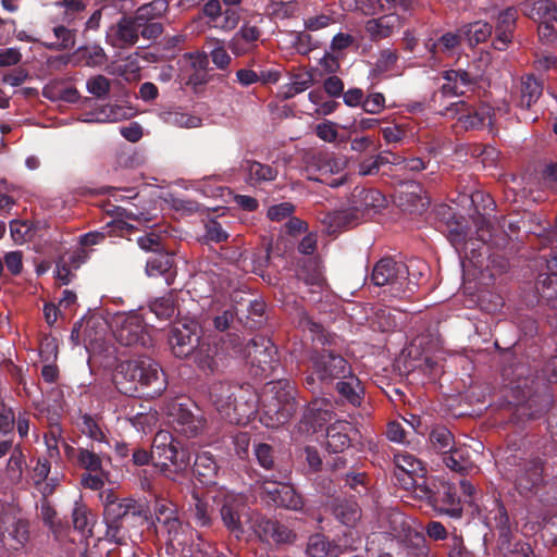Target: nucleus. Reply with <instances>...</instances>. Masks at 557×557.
<instances>
[{"label": "nucleus", "instance_id": "f257e3e1", "mask_svg": "<svg viewBox=\"0 0 557 557\" xmlns=\"http://www.w3.org/2000/svg\"><path fill=\"white\" fill-rule=\"evenodd\" d=\"M509 374L512 375L509 385L513 401H509L507 409L508 422L519 425L544 416L554 403L547 383L557 382V356H552L541 371L519 361L505 369L504 375Z\"/></svg>", "mask_w": 557, "mask_h": 557}, {"label": "nucleus", "instance_id": "f03ea898", "mask_svg": "<svg viewBox=\"0 0 557 557\" xmlns=\"http://www.w3.org/2000/svg\"><path fill=\"white\" fill-rule=\"evenodd\" d=\"M297 325L308 332L312 346L308 352L310 369L322 384H333L334 381L350 374L351 366L341 352V338L315 322L306 310H297Z\"/></svg>", "mask_w": 557, "mask_h": 557}, {"label": "nucleus", "instance_id": "7ed1b4c3", "mask_svg": "<svg viewBox=\"0 0 557 557\" xmlns=\"http://www.w3.org/2000/svg\"><path fill=\"white\" fill-rule=\"evenodd\" d=\"M498 465L508 479L513 481L516 491L525 498L537 497L543 503V487L546 486L543 459L530 453L525 441H508L502 450Z\"/></svg>", "mask_w": 557, "mask_h": 557}, {"label": "nucleus", "instance_id": "20e7f679", "mask_svg": "<svg viewBox=\"0 0 557 557\" xmlns=\"http://www.w3.org/2000/svg\"><path fill=\"white\" fill-rule=\"evenodd\" d=\"M113 382L117 391L126 396H135L141 388L149 397H157L168 385L158 362L147 356L121 362L113 375Z\"/></svg>", "mask_w": 557, "mask_h": 557}, {"label": "nucleus", "instance_id": "39448f33", "mask_svg": "<svg viewBox=\"0 0 557 557\" xmlns=\"http://www.w3.org/2000/svg\"><path fill=\"white\" fill-rule=\"evenodd\" d=\"M209 399L223 419L232 424H244L258 411V394L248 385L214 382L209 388Z\"/></svg>", "mask_w": 557, "mask_h": 557}, {"label": "nucleus", "instance_id": "423d86ee", "mask_svg": "<svg viewBox=\"0 0 557 557\" xmlns=\"http://www.w3.org/2000/svg\"><path fill=\"white\" fill-rule=\"evenodd\" d=\"M297 395L298 391L289 380L269 382L258 401L261 423L275 429L289 422L299 408Z\"/></svg>", "mask_w": 557, "mask_h": 557}, {"label": "nucleus", "instance_id": "0eeeda50", "mask_svg": "<svg viewBox=\"0 0 557 557\" xmlns=\"http://www.w3.org/2000/svg\"><path fill=\"white\" fill-rule=\"evenodd\" d=\"M63 454L65 460L76 470H82L81 485L91 491H100L108 481L110 472L107 463L110 456L100 445L89 443L86 446L74 447L63 441Z\"/></svg>", "mask_w": 557, "mask_h": 557}, {"label": "nucleus", "instance_id": "6e6552de", "mask_svg": "<svg viewBox=\"0 0 557 557\" xmlns=\"http://www.w3.org/2000/svg\"><path fill=\"white\" fill-rule=\"evenodd\" d=\"M154 467L165 478L175 481L190 469L191 454L188 448L168 431H159L153 437Z\"/></svg>", "mask_w": 557, "mask_h": 557}, {"label": "nucleus", "instance_id": "1a4fd4ad", "mask_svg": "<svg viewBox=\"0 0 557 557\" xmlns=\"http://www.w3.org/2000/svg\"><path fill=\"white\" fill-rule=\"evenodd\" d=\"M412 490L417 498L426 502L440 513L455 519L461 518L462 505L453 484L429 479L418 484L412 482Z\"/></svg>", "mask_w": 557, "mask_h": 557}, {"label": "nucleus", "instance_id": "9d476101", "mask_svg": "<svg viewBox=\"0 0 557 557\" xmlns=\"http://www.w3.org/2000/svg\"><path fill=\"white\" fill-rule=\"evenodd\" d=\"M287 479L286 470H277L276 473L260 476L258 480L260 494L269 504L276 507L295 511L301 510L305 506L304 497L293 485L284 482Z\"/></svg>", "mask_w": 557, "mask_h": 557}, {"label": "nucleus", "instance_id": "9b49d317", "mask_svg": "<svg viewBox=\"0 0 557 557\" xmlns=\"http://www.w3.org/2000/svg\"><path fill=\"white\" fill-rule=\"evenodd\" d=\"M491 110L487 104H474L466 100H458L448 104L440 101L438 107H435L436 114L447 120H456L458 126L465 131L479 129L491 124Z\"/></svg>", "mask_w": 557, "mask_h": 557}, {"label": "nucleus", "instance_id": "f8f14e48", "mask_svg": "<svg viewBox=\"0 0 557 557\" xmlns=\"http://www.w3.org/2000/svg\"><path fill=\"white\" fill-rule=\"evenodd\" d=\"M128 518L147 519L146 506L132 497H124L116 505H111L103 510V521L107 527L108 541L122 545L125 543L124 520Z\"/></svg>", "mask_w": 557, "mask_h": 557}, {"label": "nucleus", "instance_id": "ddd939ff", "mask_svg": "<svg viewBox=\"0 0 557 557\" xmlns=\"http://www.w3.org/2000/svg\"><path fill=\"white\" fill-rule=\"evenodd\" d=\"M421 263L419 260H410L408 264L396 261L392 257H384L380 259L373 267L371 272V283L375 286L389 285L397 292L401 290L405 281L408 283L417 284L419 277L422 275L421 270L416 274L411 269Z\"/></svg>", "mask_w": 557, "mask_h": 557}, {"label": "nucleus", "instance_id": "4468645a", "mask_svg": "<svg viewBox=\"0 0 557 557\" xmlns=\"http://www.w3.org/2000/svg\"><path fill=\"white\" fill-rule=\"evenodd\" d=\"M246 363L255 377L271 376L278 366L277 349L273 342L262 335H256L245 345Z\"/></svg>", "mask_w": 557, "mask_h": 557}, {"label": "nucleus", "instance_id": "2eb2a0df", "mask_svg": "<svg viewBox=\"0 0 557 557\" xmlns=\"http://www.w3.org/2000/svg\"><path fill=\"white\" fill-rule=\"evenodd\" d=\"M113 335L123 346L146 348L152 345L148 325L137 312L117 314L113 319Z\"/></svg>", "mask_w": 557, "mask_h": 557}, {"label": "nucleus", "instance_id": "dca6fc26", "mask_svg": "<svg viewBox=\"0 0 557 557\" xmlns=\"http://www.w3.org/2000/svg\"><path fill=\"white\" fill-rule=\"evenodd\" d=\"M521 12L537 23V34L542 42L557 39V3L555 0H528L521 4Z\"/></svg>", "mask_w": 557, "mask_h": 557}, {"label": "nucleus", "instance_id": "f3484780", "mask_svg": "<svg viewBox=\"0 0 557 557\" xmlns=\"http://www.w3.org/2000/svg\"><path fill=\"white\" fill-rule=\"evenodd\" d=\"M200 339L201 327L196 321L175 323L169 334L171 350L181 359L190 357Z\"/></svg>", "mask_w": 557, "mask_h": 557}, {"label": "nucleus", "instance_id": "a211bd4d", "mask_svg": "<svg viewBox=\"0 0 557 557\" xmlns=\"http://www.w3.org/2000/svg\"><path fill=\"white\" fill-rule=\"evenodd\" d=\"M444 79L443 85L440 87L438 92H434L431 99L433 108L438 107V100L445 97H462L468 91H473L478 85V79L474 75L462 69L446 70L442 73Z\"/></svg>", "mask_w": 557, "mask_h": 557}, {"label": "nucleus", "instance_id": "6ab92c4d", "mask_svg": "<svg viewBox=\"0 0 557 557\" xmlns=\"http://www.w3.org/2000/svg\"><path fill=\"white\" fill-rule=\"evenodd\" d=\"M394 202L403 211L422 213L430 205L423 186L416 181L398 183L394 191Z\"/></svg>", "mask_w": 557, "mask_h": 557}, {"label": "nucleus", "instance_id": "aec40b11", "mask_svg": "<svg viewBox=\"0 0 557 557\" xmlns=\"http://www.w3.org/2000/svg\"><path fill=\"white\" fill-rule=\"evenodd\" d=\"M246 507V497L242 494L226 493L221 502L222 522L227 531L238 540L245 533L242 516Z\"/></svg>", "mask_w": 557, "mask_h": 557}, {"label": "nucleus", "instance_id": "412c9836", "mask_svg": "<svg viewBox=\"0 0 557 557\" xmlns=\"http://www.w3.org/2000/svg\"><path fill=\"white\" fill-rule=\"evenodd\" d=\"M168 416L173 429L186 437L197 436L203 428V420L193 413L188 403L172 401L168 406Z\"/></svg>", "mask_w": 557, "mask_h": 557}, {"label": "nucleus", "instance_id": "4be33fe9", "mask_svg": "<svg viewBox=\"0 0 557 557\" xmlns=\"http://www.w3.org/2000/svg\"><path fill=\"white\" fill-rule=\"evenodd\" d=\"M462 40V33L459 28L457 32L443 33L437 38H428L424 48L430 53V59L437 62L458 55Z\"/></svg>", "mask_w": 557, "mask_h": 557}, {"label": "nucleus", "instance_id": "5701e85b", "mask_svg": "<svg viewBox=\"0 0 557 557\" xmlns=\"http://www.w3.org/2000/svg\"><path fill=\"white\" fill-rule=\"evenodd\" d=\"M333 411L329 403L325 399L315 398L305 407L298 422V430L304 433H315L331 421Z\"/></svg>", "mask_w": 557, "mask_h": 557}, {"label": "nucleus", "instance_id": "b1692460", "mask_svg": "<svg viewBox=\"0 0 557 557\" xmlns=\"http://www.w3.org/2000/svg\"><path fill=\"white\" fill-rule=\"evenodd\" d=\"M394 463L397 469L395 475L407 488L412 487V482L418 484L429 480L425 478L426 469L422 461L407 451L395 454Z\"/></svg>", "mask_w": 557, "mask_h": 557}, {"label": "nucleus", "instance_id": "393cba45", "mask_svg": "<svg viewBox=\"0 0 557 557\" xmlns=\"http://www.w3.org/2000/svg\"><path fill=\"white\" fill-rule=\"evenodd\" d=\"M139 32L131 16H122L115 24H112L106 32L108 45L117 49H127L137 44Z\"/></svg>", "mask_w": 557, "mask_h": 557}, {"label": "nucleus", "instance_id": "a878e982", "mask_svg": "<svg viewBox=\"0 0 557 557\" xmlns=\"http://www.w3.org/2000/svg\"><path fill=\"white\" fill-rule=\"evenodd\" d=\"M256 533L263 542L292 544L296 533L276 519L260 517L256 521Z\"/></svg>", "mask_w": 557, "mask_h": 557}, {"label": "nucleus", "instance_id": "bb28decb", "mask_svg": "<svg viewBox=\"0 0 557 557\" xmlns=\"http://www.w3.org/2000/svg\"><path fill=\"white\" fill-rule=\"evenodd\" d=\"M348 205L352 206L362 218L376 212L385 206V197L381 191L373 188L356 186L348 199Z\"/></svg>", "mask_w": 557, "mask_h": 557}, {"label": "nucleus", "instance_id": "cd10ccee", "mask_svg": "<svg viewBox=\"0 0 557 557\" xmlns=\"http://www.w3.org/2000/svg\"><path fill=\"white\" fill-rule=\"evenodd\" d=\"M517 18L518 10L513 7H509L499 12L495 25V37L492 42L494 49L498 51L507 49L513 38Z\"/></svg>", "mask_w": 557, "mask_h": 557}, {"label": "nucleus", "instance_id": "c85d7f7f", "mask_svg": "<svg viewBox=\"0 0 557 557\" xmlns=\"http://www.w3.org/2000/svg\"><path fill=\"white\" fill-rule=\"evenodd\" d=\"M389 534L400 541L410 543L416 547H422L424 535L416 531L399 511H391L386 516Z\"/></svg>", "mask_w": 557, "mask_h": 557}, {"label": "nucleus", "instance_id": "c756f323", "mask_svg": "<svg viewBox=\"0 0 557 557\" xmlns=\"http://www.w3.org/2000/svg\"><path fill=\"white\" fill-rule=\"evenodd\" d=\"M352 425L347 421H336L326 429V450L331 455L344 453L351 445Z\"/></svg>", "mask_w": 557, "mask_h": 557}, {"label": "nucleus", "instance_id": "7c9ffc66", "mask_svg": "<svg viewBox=\"0 0 557 557\" xmlns=\"http://www.w3.org/2000/svg\"><path fill=\"white\" fill-rule=\"evenodd\" d=\"M403 17L396 13L385 14L379 18L369 20L366 24V30L371 39L376 41L388 38L403 26Z\"/></svg>", "mask_w": 557, "mask_h": 557}, {"label": "nucleus", "instance_id": "2f4dec72", "mask_svg": "<svg viewBox=\"0 0 557 557\" xmlns=\"http://www.w3.org/2000/svg\"><path fill=\"white\" fill-rule=\"evenodd\" d=\"M335 389L341 398L354 407H359L364 397V388L360 379L350 370V374L338 379Z\"/></svg>", "mask_w": 557, "mask_h": 557}, {"label": "nucleus", "instance_id": "473e14b6", "mask_svg": "<svg viewBox=\"0 0 557 557\" xmlns=\"http://www.w3.org/2000/svg\"><path fill=\"white\" fill-rule=\"evenodd\" d=\"M1 539L4 545L14 550H18L25 546L29 540V523L24 519H15L1 529Z\"/></svg>", "mask_w": 557, "mask_h": 557}, {"label": "nucleus", "instance_id": "72a5a7b5", "mask_svg": "<svg viewBox=\"0 0 557 557\" xmlns=\"http://www.w3.org/2000/svg\"><path fill=\"white\" fill-rule=\"evenodd\" d=\"M543 92V83L532 74L521 77L517 107L530 110L540 99Z\"/></svg>", "mask_w": 557, "mask_h": 557}, {"label": "nucleus", "instance_id": "f704fd0d", "mask_svg": "<svg viewBox=\"0 0 557 557\" xmlns=\"http://www.w3.org/2000/svg\"><path fill=\"white\" fill-rule=\"evenodd\" d=\"M194 475L205 485L215 484L219 467L209 451H201L195 456L191 467Z\"/></svg>", "mask_w": 557, "mask_h": 557}, {"label": "nucleus", "instance_id": "c9c22d12", "mask_svg": "<svg viewBox=\"0 0 557 557\" xmlns=\"http://www.w3.org/2000/svg\"><path fill=\"white\" fill-rule=\"evenodd\" d=\"M244 170L247 172V182L251 186H260L273 182L278 175L276 166L264 164L256 160H246Z\"/></svg>", "mask_w": 557, "mask_h": 557}, {"label": "nucleus", "instance_id": "e433bc0d", "mask_svg": "<svg viewBox=\"0 0 557 557\" xmlns=\"http://www.w3.org/2000/svg\"><path fill=\"white\" fill-rule=\"evenodd\" d=\"M336 520L348 528H354L361 518V508L354 499L337 498L332 504Z\"/></svg>", "mask_w": 557, "mask_h": 557}, {"label": "nucleus", "instance_id": "4c0bfd02", "mask_svg": "<svg viewBox=\"0 0 557 557\" xmlns=\"http://www.w3.org/2000/svg\"><path fill=\"white\" fill-rule=\"evenodd\" d=\"M190 356L193 357L194 362L202 371L213 373L218 369V345H211L210 343L200 339L199 345L196 347V349L194 350V352H191Z\"/></svg>", "mask_w": 557, "mask_h": 557}, {"label": "nucleus", "instance_id": "58836bf2", "mask_svg": "<svg viewBox=\"0 0 557 557\" xmlns=\"http://www.w3.org/2000/svg\"><path fill=\"white\" fill-rule=\"evenodd\" d=\"M443 462L451 471L466 475L474 469V463L466 448L454 447L443 455Z\"/></svg>", "mask_w": 557, "mask_h": 557}, {"label": "nucleus", "instance_id": "ea45409f", "mask_svg": "<svg viewBox=\"0 0 557 557\" xmlns=\"http://www.w3.org/2000/svg\"><path fill=\"white\" fill-rule=\"evenodd\" d=\"M77 426L79 431L89 440L91 443L97 445L109 444L108 436L100 424V421L89 413H79Z\"/></svg>", "mask_w": 557, "mask_h": 557}, {"label": "nucleus", "instance_id": "a19ab883", "mask_svg": "<svg viewBox=\"0 0 557 557\" xmlns=\"http://www.w3.org/2000/svg\"><path fill=\"white\" fill-rule=\"evenodd\" d=\"M460 32L462 33L463 39H467L470 46H476L491 38L493 26L484 21H475L462 25Z\"/></svg>", "mask_w": 557, "mask_h": 557}, {"label": "nucleus", "instance_id": "79ce46f5", "mask_svg": "<svg viewBox=\"0 0 557 557\" xmlns=\"http://www.w3.org/2000/svg\"><path fill=\"white\" fill-rule=\"evenodd\" d=\"M495 523V529L498 532V546L502 550H510L511 543V527L509 521V516L507 513L506 508L503 505H497V511L493 518Z\"/></svg>", "mask_w": 557, "mask_h": 557}, {"label": "nucleus", "instance_id": "37998d69", "mask_svg": "<svg viewBox=\"0 0 557 557\" xmlns=\"http://www.w3.org/2000/svg\"><path fill=\"white\" fill-rule=\"evenodd\" d=\"M431 448L437 454H447L455 447L453 433L444 425L434 426L429 434Z\"/></svg>", "mask_w": 557, "mask_h": 557}, {"label": "nucleus", "instance_id": "c03bdc74", "mask_svg": "<svg viewBox=\"0 0 557 557\" xmlns=\"http://www.w3.org/2000/svg\"><path fill=\"white\" fill-rule=\"evenodd\" d=\"M307 554L311 557H337L338 548L332 545L324 535L313 534L309 537Z\"/></svg>", "mask_w": 557, "mask_h": 557}, {"label": "nucleus", "instance_id": "a18cd8bd", "mask_svg": "<svg viewBox=\"0 0 557 557\" xmlns=\"http://www.w3.org/2000/svg\"><path fill=\"white\" fill-rule=\"evenodd\" d=\"M313 85V76L310 72H302L294 75L293 81L281 87L283 99H292L296 95L304 92Z\"/></svg>", "mask_w": 557, "mask_h": 557}, {"label": "nucleus", "instance_id": "49530a36", "mask_svg": "<svg viewBox=\"0 0 557 557\" xmlns=\"http://www.w3.org/2000/svg\"><path fill=\"white\" fill-rule=\"evenodd\" d=\"M535 286L547 305L557 308V275L540 274Z\"/></svg>", "mask_w": 557, "mask_h": 557}, {"label": "nucleus", "instance_id": "de8ad7c7", "mask_svg": "<svg viewBox=\"0 0 557 557\" xmlns=\"http://www.w3.org/2000/svg\"><path fill=\"white\" fill-rule=\"evenodd\" d=\"M191 499L193 503L189 507L190 519L197 527H210L212 519L209 504L196 493L193 494Z\"/></svg>", "mask_w": 557, "mask_h": 557}, {"label": "nucleus", "instance_id": "09e8293b", "mask_svg": "<svg viewBox=\"0 0 557 557\" xmlns=\"http://www.w3.org/2000/svg\"><path fill=\"white\" fill-rule=\"evenodd\" d=\"M72 521L75 530L82 533L86 531L91 533L95 516L85 504L76 502L72 511Z\"/></svg>", "mask_w": 557, "mask_h": 557}, {"label": "nucleus", "instance_id": "8fccbe9b", "mask_svg": "<svg viewBox=\"0 0 557 557\" xmlns=\"http://www.w3.org/2000/svg\"><path fill=\"white\" fill-rule=\"evenodd\" d=\"M245 345L237 333H226L219 341V351L230 357H245Z\"/></svg>", "mask_w": 557, "mask_h": 557}, {"label": "nucleus", "instance_id": "3c124183", "mask_svg": "<svg viewBox=\"0 0 557 557\" xmlns=\"http://www.w3.org/2000/svg\"><path fill=\"white\" fill-rule=\"evenodd\" d=\"M173 267V258L166 252L158 251L150 257L146 264V272L149 276H159L166 274Z\"/></svg>", "mask_w": 557, "mask_h": 557}, {"label": "nucleus", "instance_id": "603ef678", "mask_svg": "<svg viewBox=\"0 0 557 557\" xmlns=\"http://www.w3.org/2000/svg\"><path fill=\"white\" fill-rule=\"evenodd\" d=\"M63 429L60 423L50 424L49 431L44 435V442L47 446V454L50 459H59L61 456L59 443L65 441L62 437Z\"/></svg>", "mask_w": 557, "mask_h": 557}, {"label": "nucleus", "instance_id": "864d4df0", "mask_svg": "<svg viewBox=\"0 0 557 557\" xmlns=\"http://www.w3.org/2000/svg\"><path fill=\"white\" fill-rule=\"evenodd\" d=\"M75 54L88 66H101L107 62V54L98 45L78 48Z\"/></svg>", "mask_w": 557, "mask_h": 557}, {"label": "nucleus", "instance_id": "5fc2aeb1", "mask_svg": "<svg viewBox=\"0 0 557 557\" xmlns=\"http://www.w3.org/2000/svg\"><path fill=\"white\" fill-rule=\"evenodd\" d=\"M331 227H349L358 223L362 218L352 206L348 205L346 209L334 211L329 215Z\"/></svg>", "mask_w": 557, "mask_h": 557}, {"label": "nucleus", "instance_id": "6e6d98bb", "mask_svg": "<svg viewBox=\"0 0 557 557\" xmlns=\"http://www.w3.org/2000/svg\"><path fill=\"white\" fill-rule=\"evenodd\" d=\"M149 308L159 319L169 320L175 313V298L172 293H169L153 300Z\"/></svg>", "mask_w": 557, "mask_h": 557}, {"label": "nucleus", "instance_id": "4d7b16f0", "mask_svg": "<svg viewBox=\"0 0 557 557\" xmlns=\"http://www.w3.org/2000/svg\"><path fill=\"white\" fill-rule=\"evenodd\" d=\"M255 455L258 463L264 470L271 471V473H276L277 470H281L280 467L275 463L274 451L271 445L267 443H260L256 445Z\"/></svg>", "mask_w": 557, "mask_h": 557}, {"label": "nucleus", "instance_id": "13d9d810", "mask_svg": "<svg viewBox=\"0 0 557 557\" xmlns=\"http://www.w3.org/2000/svg\"><path fill=\"white\" fill-rule=\"evenodd\" d=\"M25 463V457L22 450L16 447L12 451L8 463H7V474L8 479L12 483H20L23 476V466Z\"/></svg>", "mask_w": 557, "mask_h": 557}, {"label": "nucleus", "instance_id": "bf43d9fd", "mask_svg": "<svg viewBox=\"0 0 557 557\" xmlns=\"http://www.w3.org/2000/svg\"><path fill=\"white\" fill-rule=\"evenodd\" d=\"M239 20V12L234 8H227L224 11H221L220 15L210 26L224 32H231L236 28Z\"/></svg>", "mask_w": 557, "mask_h": 557}, {"label": "nucleus", "instance_id": "052dcab7", "mask_svg": "<svg viewBox=\"0 0 557 557\" xmlns=\"http://www.w3.org/2000/svg\"><path fill=\"white\" fill-rule=\"evenodd\" d=\"M57 42L48 45L49 49L52 50H65L71 49L75 46V33L65 26H57L53 28Z\"/></svg>", "mask_w": 557, "mask_h": 557}, {"label": "nucleus", "instance_id": "680f3d73", "mask_svg": "<svg viewBox=\"0 0 557 557\" xmlns=\"http://www.w3.org/2000/svg\"><path fill=\"white\" fill-rule=\"evenodd\" d=\"M448 240L455 247L457 251H465V255L468 257V250L470 249L471 258L473 259L475 249L472 247L474 243L472 240H467V234L461 228H451L448 233Z\"/></svg>", "mask_w": 557, "mask_h": 557}, {"label": "nucleus", "instance_id": "e2e57ef3", "mask_svg": "<svg viewBox=\"0 0 557 557\" xmlns=\"http://www.w3.org/2000/svg\"><path fill=\"white\" fill-rule=\"evenodd\" d=\"M169 3L165 0H153L140 5L136 12L139 16H148L150 20L159 21L168 11Z\"/></svg>", "mask_w": 557, "mask_h": 557}, {"label": "nucleus", "instance_id": "0e129e2a", "mask_svg": "<svg viewBox=\"0 0 557 557\" xmlns=\"http://www.w3.org/2000/svg\"><path fill=\"white\" fill-rule=\"evenodd\" d=\"M270 246H262L250 252L249 260L251 262V271L255 274L262 275L263 270L270 262Z\"/></svg>", "mask_w": 557, "mask_h": 557}, {"label": "nucleus", "instance_id": "69168bd1", "mask_svg": "<svg viewBox=\"0 0 557 557\" xmlns=\"http://www.w3.org/2000/svg\"><path fill=\"white\" fill-rule=\"evenodd\" d=\"M293 47L299 54L307 55L319 47V41L314 40L307 32H298L295 35Z\"/></svg>", "mask_w": 557, "mask_h": 557}, {"label": "nucleus", "instance_id": "338daca9", "mask_svg": "<svg viewBox=\"0 0 557 557\" xmlns=\"http://www.w3.org/2000/svg\"><path fill=\"white\" fill-rule=\"evenodd\" d=\"M86 87L89 94L101 99L110 92L111 85L109 78H107L106 76L96 75L87 81Z\"/></svg>", "mask_w": 557, "mask_h": 557}, {"label": "nucleus", "instance_id": "774afa93", "mask_svg": "<svg viewBox=\"0 0 557 557\" xmlns=\"http://www.w3.org/2000/svg\"><path fill=\"white\" fill-rule=\"evenodd\" d=\"M541 178L545 189L557 194V162L546 164L542 170Z\"/></svg>", "mask_w": 557, "mask_h": 557}]
</instances>
